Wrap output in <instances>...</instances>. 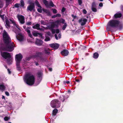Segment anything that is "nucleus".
<instances>
[{
  "label": "nucleus",
  "mask_w": 123,
  "mask_h": 123,
  "mask_svg": "<svg viewBox=\"0 0 123 123\" xmlns=\"http://www.w3.org/2000/svg\"><path fill=\"white\" fill-rule=\"evenodd\" d=\"M3 37L5 43L7 44L6 47L3 49V50L11 52L13 50L14 45L11 42V39L7 33L4 31L3 33Z\"/></svg>",
  "instance_id": "obj_1"
},
{
  "label": "nucleus",
  "mask_w": 123,
  "mask_h": 123,
  "mask_svg": "<svg viewBox=\"0 0 123 123\" xmlns=\"http://www.w3.org/2000/svg\"><path fill=\"white\" fill-rule=\"evenodd\" d=\"M10 20L13 24L14 28L13 30L17 34L16 37L17 39L20 42L24 41L25 38L24 36L20 33L21 30L19 27L13 20L11 19H10Z\"/></svg>",
  "instance_id": "obj_2"
},
{
  "label": "nucleus",
  "mask_w": 123,
  "mask_h": 123,
  "mask_svg": "<svg viewBox=\"0 0 123 123\" xmlns=\"http://www.w3.org/2000/svg\"><path fill=\"white\" fill-rule=\"evenodd\" d=\"M24 81L27 84L31 85L34 84L35 79L34 77L32 74L28 73L24 76Z\"/></svg>",
  "instance_id": "obj_3"
},
{
  "label": "nucleus",
  "mask_w": 123,
  "mask_h": 123,
  "mask_svg": "<svg viewBox=\"0 0 123 123\" xmlns=\"http://www.w3.org/2000/svg\"><path fill=\"white\" fill-rule=\"evenodd\" d=\"M111 27H118L119 29H121L122 28V25L121 24H120L119 22L117 20H111L108 23L107 27L108 28L109 26Z\"/></svg>",
  "instance_id": "obj_4"
},
{
  "label": "nucleus",
  "mask_w": 123,
  "mask_h": 123,
  "mask_svg": "<svg viewBox=\"0 0 123 123\" xmlns=\"http://www.w3.org/2000/svg\"><path fill=\"white\" fill-rule=\"evenodd\" d=\"M1 55L4 58L7 59V62L9 64L11 63L12 62V58L9 53L6 52H1Z\"/></svg>",
  "instance_id": "obj_5"
},
{
  "label": "nucleus",
  "mask_w": 123,
  "mask_h": 123,
  "mask_svg": "<svg viewBox=\"0 0 123 123\" xmlns=\"http://www.w3.org/2000/svg\"><path fill=\"white\" fill-rule=\"evenodd\" d=\"M15 57L16 60V62L17 68L18 70H20L19 63L20 61L22 58V56L21 54H19L16 55Z\"/></svg>",
  "instance_id": "obj_6"
},
{
  "label": "nucleus",
  "mask_w": 123,
  "mask_h": 123,
  "mask_svg": "<svg viewBox=\"0 0 123 123\" xmlns=\"http://www.w3.org/2000/svg\"><path fill=\"white\" fill-rule=\"evenodd\" d=\"M60 102L57 100L54 99L51 102V105L53 108L58 107L59 106Z\"/></svg>",
  "instance_id": "obj_7"
},
{
  "label": "nucleus",
  "mask_w": 123,
  "mask_h": 123,
  "mask_svg": "<svg viewBox=\"0 0 123 123\" xmlns=\"http://www.w3.org/2000/svg\"><path fill=\"white\" fill-rule=\"evenodd\" d=\"M60 21L58 20L55 22L53 23L49 27V29H52L55 27H57L58 25L60 24Z\"/></svg>",
  "instance_id": "obj_8"
},
{
  "label": "nucleus",
  "mask_w": 123,
  "mask_h": 123,
  "mask_svg": "<svg viewBox=\"0 0 123 123\" xmlns=\"http://www.w3.org/2000/svg\"><path fill=\"white\" fill-rule=\"evenodd\" d=\"M60 21L58 20L55 22L53 23L49 27V29H52L55 27H57L58 25L60 24Z\"/></svg>",
  "instance_id": "obj_9"
},
{
  "label": "nucleus",
  "mask_w": 123,
  "mask_h": 123,
  "mask_svg": "<svg viewBox=\"0 0 123 123\" xmlns=\"http://www.w3.org/2000/svg\"><path fill=\"white\" fill-rule=\"evenodd\" d=\"M17 18L21 23L23 24L25 23V18L24 16L22 15H18Z\"/></svg>",
  "instance_id": "obj_10"
},
{
  "label": "nucleus",
  "mask_w": 123,
  "mask_h": 123,
  "mask_svg": "<svg viewBox=\"0 0 123 123\" xmlns=\"http://www.w3.org/2000/svg\"><path fill=\"white\" fill-rule=\"evenodd\" d=\"M87 21V19L84 18H81L79 20V23L81 25L83 26L85 25Z\"/></svg>",
  "instance_id": "obj_11"
},
{
  "label": "nucleus",
  "mask_w": 123,
  "mask_h": 123,
  "mask_svg": "<svg viewBox=\"0 0 123 123\" xmlns=\"http://www.w3.org/2000/svg\"><path fill=\"white\" fill-rule=\"evenodd\" d=\"M30 5L27 7V10L30 11H31L32 10H34V3L33 2H32L30 3Z\"/></svg>",
  "instance_id": "obj_12"
},
{
  "label": "nucleus",
  "mask_w": 123,
  "mask_h": 123,
  "mask_svg": "<svg viewBox=\"0 0 123 123\" xmlns=\"http://www.w3.org/2000/svg\"><path fill=\"white\" fill-rule=\"evenodd\" d=\"M49 46L53 48L54 49H57L59 47V45L57 43H52L49 44Z\"/></svg>",
  "instance_id": "obj_13"
},
{
  "label": "nucleus",
  "mask_w": 123,
  "mask_h": 123,
  "mask_svg": "<svg viewBox=\"0 0 123 123\" xmlns=\"http://www.w3.org/2000/svg\"><path fill=\"white\" fill-rule=\"evenodd\" d=\"M32 33L33 36H34L37 37L38 36L41 38H43L42 34L41 33H37L36 32H34Z\"/></svg>",
  "instance_id": "obj_14"
},
{
  "label": "nucleus",
  "mask_w": 123,
  "mask_h": 123,
  "mask_svg": "<svg viewBox=\"0 0 123 123\" xmlns=\"http://www.w3.org/2000/svg\"><path fill=\"white\" fill-rule=\"evenodd\" d=\"M40 25L38 24H37L35 25L32 26V28L34 29H36L38 30H41V31H43V29H41L39 27Z\"/></svg>",
  "instance_id": "obj_15"
},
{
  "label": "nucleus",
  "mask_w": 123,
  "mask_h": 123,
  "mask_svg": "<svg viewBox=\"0 0 123 123\" xmlns=\"http://www.w3.org/2000/svg\"><path fill=\"white\" fill-rule=\"evenodd\" d=\"M43 43L42 41L40 40L37 39L36 42V44L38 45H41Z\"/></svg>",
  "instance_id": "obj_16"
},
{
  "label": "nucleus",
  "mask_w": 123,
  "mask_h": 123,
  "mask_svg": "<svg viewBox=\"0 0 123 123\" xmlns=\"http://www.w3.org/2000/svg\"><path fill=\"white\" fill-rule=\"evenodd\" d=\"M69 52L68 50H64L61 52L62 54L64 56H67L68 55Z\"/></svg>",
  "instance_id": "obj_17"
},
{
  "label": "nucleus",
  "mask_w": 123,
  "mask_h": 123,
  "mask_svg": "<svg viewBox=\"0 0 123 123\" xmlns=\"http://www.w3.org/2000/svg\"><path fill=\"white\" fill-rule=\"evenodd\" d=\"M92 9L93 11L96 12L97 11V9L96 8V5L95 3H93L92 4Z\"/></svg>",
  "instance_id": "obj_18"
},
{
  "label": "nucleus",
  "mask_w": 123,
  "mask_h": 123,
  "mask_svg": "<svg viewBox=\"0 0 123 123\" xmlns=\"http://www.w3.org/2000/svg\"><path fill=\"white\" fill-rule=\"evenodd\" d=\"M121 15L120 13H117L114 15V17L115 18H120L121 17Z\"/></svg>",
  "instance_id": "obj_19"
},
{
  "label": "nucleus",
  "mask_w": 123,
  "mask_h": 123,
  "mask_svg": "<svg viewBox=\"0 0 123 123\" xmlns=\"http://www.w3.org/2000/svg\"><path fill=\"white\" fill-rule=\"evenodd\" d=\"M51 29V31L53 34H54L55 33H56V34L58 33L59 32V30L58 29H57L55 30L54 29Z\"/></svg>",
  "instance_id": "obj_20"
},
{
  "label": "nucleus",
  "mask_w": 123,
  "mask_h": 123,
  "mask_svg": "<svg viewBox=\"0 0 123 123\" xmlns=\"http://www.w3.org/2000/svg\"><path fill=\"white\" fill-rule=\"evenodd\" d=\"M43 1L47 7H48L49 6V4L47 1L46 0H43Z\"/></svg>",
  "instance_id": "obj_21"
},
{
  "label": "nucleus",
  "mask_w": 123,
  "mask_h": 123,
  "mask_svg": "<svg viewBox=\"0 0 123 123\" xmlns=\"http://www.w3.org/2000/svg\"><path fill=\"white\" fill-rule=\"evenodd\" d=\"M5 87L3 84L0 85V90L2 91H4L5 89Z\"/></svg>",
  "instance_id": "obj_22"
},
{
  "label": "nucleus",
  "mask_w": 123,
  "mask_h": 123,
  "mask_svg": "<svg viewBox=\"0 0 123 123\" xmlns=\"http://www.w3.org/2000/svg\"><path fill=\"white\" fill-rule=\"evenodd\" d=\"M43 10L44 12L46 13L48 15H50V13L49 10L44 9H43Z\"/></svg>",
  "instance_id": "obj_23"
},
{
  "label": "nucleus",
  "mask_w": 123,
  "mask_h": 123,
  "mask_svg": "<svg viewBox=\"0 0 123 123\" xmlns=\"http://www.w3.org/2000/svg\"><path fill=\"white\" fill-rule=\"evenodd\" d=\"M25 31H27L29 36L31 37H32V35L31 34L30 31L28 29H25Z\"/></svg>",
  "instance_id": "obj_24"
},
{
  "label": "nucleus",
  "mask_w": 123,
  "mask_h": 123,
  "mask_svg": "<svg viewBox=\"0 0 123 123\" xmlns=\"http://www.w3.org/2000/svg\"><path fill=\"white\" fill-rule=\"evenodd\" d=\"M58 37L57 35L56 34L55 35V37L56 40H58L59 38L60 39L61 38V35L60 34H59L58 35Z\"/></svg>",
  "instance_id": "obj_25"
},
{
  "label": "nucleus",
  "mask_w": 123,
  "mask_h": 123,
  "mask_svg": "<svg viewBox=\"0 0 123 123\" xmlns=\"http://www.w3.org/2000/svg\"><path fill=\"white\" fill-rule=\"evenodd\" d=\"M45 53L48 54H49L50 53V50L48 48L45 49Z\"/></svg>",
  "instance_id": "obj_26"
},
{
  "label": "nucleus",
  "mask_w": 123,
  "mask_h": 123,
  "mask_svg": "<svg viewBox=\"0 0 123 123\" xmlns=\"http://www.w3.org/2000/svg\"><path fill=\"white\" fill-rule=\"evenodd\" d=\"M98 54L97 53H94L93 55V57L95 58H98Z\"/></svg>",
  "instance_id": "obj_27"
},
{
  "label": "nucleus",
  "mask_w": 123,
  "mask_h": 123,
  "mask_svg": "<svg viewBox=\"0 0 123 123\" xmlns=\"http://www.w3.org/2000/svg\"><path fill=\"white\" fill-rule=\"evenodd\" d=\"M35 3L38 7L39 8L41 7V6H40V4L36 0L35 2Z\"/></svg>",
  "instance_id": "obj_28"
},
{
  "label": "nucleus",
  "mask_w": 123,
  "mask_h": 123,
  "mask_svg": "<svg viewBox=\"0 0 123 123\" xmlns=\"http://www.w3.org/2000/svg\"><path fill=\"white\" fill-rule=\"evenodd\" d=\"M57 109H55L54 110H53V114L55 116L56 114V113L57 112Z\"/></svg>",
  "instance_id": "obj_29"
},
{
  "label": "nucleus",
  "mask_w": 123,
  "mask_h": 123,
  "mask_svg": "<svg viewBox=\"0 0 123 123\" xmlns=\"http://www.w3.org/2000/svg\"><path fill=\"white\" fill-rule=\"evenodd\" d=\"M61 16V15L59 14H58L55 15H54L52 16V18H55L57 17H60Z\"/></svg>",
  "instance_id": "obj_30"
},
{
  "label": "nucleus",
  "mask_w": 123,
  "mask_h": 123,
  "mask_svg": "<svg viewBox=\"0 0 123 123\" xmlns=\"http://www.w3.org/2000/svg\"><path fill=\"white\" fill-rule=\"evenodd\" d=\"M64 98V97L63 96H61L60 97V99L62 100V102H63L65 100Z\"/></svg>",
  "instance_id": "obj_31"
},
{
  "label": "nucleus",
  "mask_w": 123,
  "mask_h": 123,
  "mask_svg": "<svg viewBox=\"0 0 123 123\" xmlns=\"http://www.w3.org/2000/svg\"><path fill=\"white\" fill-rule=\"evenodd\" d=\"M42 8L41 7V8H39L37 9V11L38 12L40 13L41 12H42Z\"/></svg>",
  "instance_id": "obj_32"
},
{
  "label": "nucleus",
  "mask_w": 123,
  "mask_h": 123,
  "mask_svg": "<svg viewBox=\"0 0 123 123\" xmlns=\"http://www.w3.org/2000/svg\"><path fill=\"white\" fill-rule=\"evenodd\" d=\"M67 25V24L66 23H64V25L62 27V29L63 30H64L66 28Z\"/></svg>",
  "instance_id": "obj_33"
},
{
  "label": "nucleus",
  "mask_w": 123,
  "mask_h": 123,
  "mask_svg": "<svg viewBox=\"0 0 123 123\" xmlns=\"http://www.w3.org/2000/svg\"><path fill=\"white\" fill-rule=\"evenodd\" d=\"M60 22L62 23V24H64V23H65V21L64 19H61L60 20Z\"/></svg>",
  "instance_id": "obj_34"
},
{
  "label": "nucleus",
  "mask_w": 123,
  "mask_h": 123,
  "mask_svg": "<svg viewBox=\"0 0 123 123\" xmlns=\"http://www.w3.org/2000/svg\"><path fill=\"white\" fill-rule=\"evenodd\" d=\"M21 4L22 6H23L24 5V3L23 1L21 0Z\"/></svg>",
  "instance_id": "obj_35"
},
{
  "label": "nucleus",
  "mask_w": 123,
  "mask_h": 123,
  "mask_svg": "<svg viewBox=\"0 0 123 123\" xmlns=\"http://www.w3.org/2000/svg\"><path fill=\"white\" fill-rule=\"evenodd\" d=\"M50 40V38L48 37H46V38H45V41H49Z\"/></svg>",
  "instance_id": "obj_36"
},
{
  "label": "nucleus",
  "mask_w": 123,
  "mask_h": 123,
  "mask_svg": "<svg viewBox=\"0 0 123 123\" xmlns=\"http://www.w3.org/2000/svg\"><path fill=\"white\" fill-rule=\"evenodd\" d=\"M38 76L39 77H40L42 75V73L41 72H39L38 73Z\"/></svg>",
  "instance_id": "obj_37"
},
{
  "label": "nucleus",
  "mask_w": 123,
  "mask_h": 123,
  "mask_svg": "<svg viewBox=\"0 0 123 123\" xmlns=\"http://www.w3.org/2000/svg\"><path fill=\"white\" fill-rule=\"evenodd\" d=\"M49 6H54V4H53V3L51 1L50 3L49 4Z\"/></svg>",
  "instance_id": "obj_38"
},
{
  "label": "nucleus",
  "mask_w": 123,
  "mask_h": 123,
  "mask_svg": "<svg viewBox=\"0 0 123 123\" xmlns=\"http://www.w3.org/2000/svg\"><path fill=\"white\" fill-rule=\"evenodd\" d=\"M5 26L6 28H8L10 27V24H6Z\"/></svg>",
  "instance_id": "obj_39"
},
{
  "label": "nucleus",
  "mask_w": 123,
  "mask_h": 123,
  "mask_svg": "<svg viewBox=\"0 0 123 123\" xmlns=\"http://www.w3.org/2000/svg\"><path fill=\"white\" fill-rule=\"evenodd\" d=\"M78 3L80 5H81L82 3V2L81 0H78Z\"/></svg>",
  "instance_id": "obj_40"
},
{
  "label": "nucleus",
  "mask_w": 123,
  "mask_h": 123,
  "mask_svg": "<svg viewBox=\"0 0 123 123\" xmlns=\"http://www.w3.org/2000/svg\"><path fill=\"white\" fill-rule=\"evenodd\" d=\"M52 10L53 11V12L54 13H57V10L55 9H53Z\"/></svg>",
  "instance_id": "obj_41"
},
{
  "label": "nucleus",
  "mask_w": 123,
  "mask_h": 123,
  "mask_svg": "<svg viewBox=\"0 0 123 123\" xmlns=\"http://www.w3.org/2000/svg\"><path fill=\"white\" fill-rule=\"evenodd\" d=\"M8 118L7 117H5L4 118V120H5L6 121H7L8 120Z\"/></svg>",
  "instance_id": "obj_42"
},
{
  "label": "nucleus",
  "mask_w": 123,
  "mask_h": 123,
  "mask_svg": "<svg viewBox=\"0 0 123 123\" xmlns=\"http://www.w3.org/2000/svg\"><path fill=\"white\" fill-rule=\"evenodd\" d=\"M83 13L84 14H86L87 12L86 11L85 9L83 10Z\"/></svg>",
  "instance_id": "obj_43"
},
{
  "label": "nucleus",
  "mask_w": 123,
  "mask_h": 123,
  "mask_svg": "<svg viewBox=\"0 0 123 123\" xmlns=\"http://www.w3.org/2000/svg\"><path fill=\"white\" fill-rule=\"evenodd\" d=\"M41 23L43 25H45L46 24V23L43 21H42Z\"/></svg>",
  "instance_id": "obj_44"
},
{
  "label": "nucleus",
  "mask_w": 123,
  "mask_h": 123,
  "mask_svg": "<svg viewBox=\"0 0 123 123\" xmlns=\"http://www.w3.org/2000/svg\"><path fill=\"white\" fill-rule=\"evenodd\" d=\"M19 5L18 4H15L14 6L15 7H19Z\"/></svg>",
  "instance_id": "obj_45"
},
{
  "label": "nucleus",
  "mask_w": 123,
  "mask_h": 123,
  "mask_svg": "<svg viewBox=\"0 0 123 123\" xmlns=\"http://www.w3.org/2000/svg\"><path fill=\"white\" fill-rule=\"evenodd\" d=\"M5 94L7 96H9V93L7 92H5Z\"/></svg>",
  "instance_id": "obj_46"
},
{
  "label": "nucleus",
  "mask_w": 123,
  "mask_h": 123,
  "mask_svg": "<svg viewBox=\"0 0 123 123\" xmlns=\"http://www.w3.org/2000/svg\"><path fill=\"white\" fill-rule=\"evenodd\" d=\"M6 24H10L9 21L7 19L6 20Z\"/></svg>",
  "instance_id": "obj_47"
},
{
  "label": "nucleus",
  "mask_w": 123,
  "mask_h": 123,
  "mask_svg": "<svg viewBox=\"0 0 123 123\" xmlns=\"http://www.w3.org/2000/svg\"><path fill=\"white\" fill-rule=\"evenodd\" d=\"M99 6L100 7H102L103 6V3H100L99 4Z\"/></svg>",
  "instance_id": "obj_48"
},
{
  "label": "nucleus",
  "mask_w": 123,
  "mask_h": 123,
  "mask_svg": "<svg viewBox=\"0 0 123 123\" xmlns=\"http://www.w3.org/2000/svg\"><path fill=\"white\" fill-rule=\"evenodd\" d=\"M65 10V8L64 7H63L62 8V12H63Z\"/></svg>",
  "instance_id": "obj_49"
},
{
  "label": "nucleus",
  "mask_w": 123,
  "mask_h": 123,
  "mask_svg": "<svg viewBox=\"0 0 123 123\" xmlns=\"http://www.w3.org/2000/svg\"><path fill=\"white\" fill-rule=\"evenodd\" d=\"M64 82L65 83L69 84L70 83V82L69 81H67L65 82Z\"/></svg>",
  "instance_id": "obj_50"
},
{
  "label": "nucleus",
  "mask_w": 123,
  "mask_h": 123,
  "mask_svg": "<svg viewBox=\"0 0 123 123\" xmlns=\"http://www.w3.org/2000/svg\"><path fill=\"white\" fill-rule=\"evenodd\" d=\"M26 24L28 25H30L31 24V22H29L27 23Z\"/></svg>",
  "instance_id": "obj_51"
},
{
  "label": "nucleus",
  "mask_w": 123,
  "mask_h": 123,
  "mask_svg": "<svg viewBox=\"0 0 123 123\" xmlns=\"http://www.w3.org/2000/svg\"><path fill=\"white\" fill-rule=\"evenodd\" d=\"M8 71V73L9 74H10L11 73V72L9 70V69H7Z\"/></svg>",
  "instance_id": "obj_52"
},
{
  "label": "nucleus",
  "mask_w": 123,
  "mask_h": 123,
  "mask_svg": "<svg viewBox=\"0 0 123 123\" xmlns=\"http://www.w3.org/2000/svg\"><path fill=\"white\" fill-rule=\"evenodd\" d=\"M72 16L73 18H75V17H76V16H75L73 15H72Z\"/></svg>",
  "instance_id": "obj_53"
},
{
  "label": "nucleus",
  "mask_w": 123,
  "mask_h": 123,
  "mask_svg": "<svg viewBox=\"0 0 123 123\" xmlns=\"http://www.w3.org/2000/svg\"><path fill=\"white\" fill-rule=\"evenodd\" d=\"M49 70L50 71H51L52 70V68H49Z\"/></svg>",
  "instance_id": "obj_54"
},
{
  "label": "nucleus",
  "mask_w": 123,
  "mask_h": 123,
  "mask_svg": "<svg viewBox=\"0 0 123 123\" xmlns=\"http://www.w3.org/2000/svg\"><path fill=\"white\" fill-rule=\"evenodd\" d=\"M2 99H5V97L4 96H2Z\"/></svg>",
  "instance_id": "obj_55"
},
{
  "label": "nucleus",
  "mask_w": 123,
  "mask_h": 123,
  "mask_svg": "<svg viewBox=\"0 0 123 123\" xmlns=\"http://www.w3.org/2000/svg\"><path fill=\"white\" fill-rule=\"evenodd\" d=\"M36 64L37 66L38 65V63H37L36 62Z\"/></svg>",
  "instance_id": "obj_56"
},
{
  "label": "nucleus",
  "mask_w": 123,
  "mask_h": 123,
  "mask_svg": "<svg viewBox=\"0 0 123 123\" xmlns=\"http://www.w3.org/2000/svg\"><path fill=\"white\" fill-rule=\"evenodd\" d=\"M76 81H77V82H79V80H76Z\"/></svg>",
  "instance_id": "obj_57"
},
{
  "label": "nucleus",
  "mask_w": 123,
  "mask_h": 123,
  "mask_svg": "<svg viewBox=\"0 0 123 123\" xmlns=\"http://www.w3.org/2000/svg\"><path fill=\"white\" fill-rule=\"evenodd\" d=\"M121 9L122 10H123V6H122L121 7Z\"/></svg>",
  "instance_id": "obj_58"
},
{
  "label": "nucleus",
  "mask_w": 123,
  "mask_h": 123,
  "mask_svg": "<svg viewBox=\"0 0 123 123\" xmlns=\"http://www.w3.org/2000/svg\"><path fill=\"white\" fill-rule=\"evenodd\" d=\"M23 27L24 29H25V26H24Z\"/></svg>",
  "instance_id": "obj_59"
},
{
  "label": "nucleus",
  "mask_w": 123,
  "mask_h": 123,
  "mask_svg": "<svg viewBox=\"0 0 123 123\" xmlns=\"http://www.w3.org/2000/svg\"><path fill=\"white\" fill-rule=\"evenodd\" d=\"M41 54V53H39V54H38V56H39V55H38V54Z\"/></svg>",
  "instance_id": "obj_60"
},
{
  "label": "nucleus",
  "mask_w": 123,
  "mask_h": 123,
  "mask_svg": "<svg viewBox=\"0 0 123 123\" xmlns=\"http://www.w3.org/2000/svg\"><path fill=\"white\" fill-rule=\"evenodd\" d=\"M43 27V28H44L45 29H47V28H45V27Z\"/></svg>",
  "instance_id": "obj_61"
},
{
  "label": "nucleus",
  "mask_w": 123,
  "mask_h": 123,
  "mask_svg": "<svg viewBox=\"0 0 123 123\" xmlns=\"http://www.w3.org/2000/svg\"><path fill=\"white\" fill-rule=\"evenodd\" d=\"M103 0H100V1H103Z\"/></svg>",
  "instance_id": "obj_62"
},
{
  "label": "nucleus",
  "mask_w": 123,
  "mask_h": 123,
  "mask_svg": "<svg viewBox=\"0 0 123 123\" xmlns=\"http://www.w3.org/2000/svg\"><path fill=\"white\" fill-rule=\"evenodd\" d=\"M1 18H4V17H3H3H2V16Z\"/></svg>",
  "instance_id": "obj_63"
},
{
  "label": "nucleus",
  "mask_w": 123,
  "mask_h": 123,
  "mask_svg": "<svg viewBox=\"0 0 123 123\" xmlns=\"http://www.w3.org/2000/svg\"><path fill=\"white\" fill-rule=\"evenodd\" d=\"M50 34V33H49L48 34V35H49Z\"/></svg>",
  "instance_id": "obj_64"
}]
</instances>
